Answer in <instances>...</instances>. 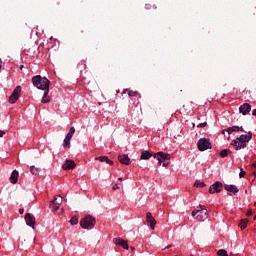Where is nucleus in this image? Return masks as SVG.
<instances>
[{
  "mask_svg": "<svg viewBox=\"0 0 256 256\" xmlns=\"http://www.w3.org/2000/svg\"><path fill=\"white\" fill-rule=\"evenodd\" d=\"M252 167H255V168H256V162H254V163L252 164Z\"/></svg>",
  "mask_w": 256,
  "mask_h": 256,
  "instance_id": "ea45409f",
  "label": "nucleus"
},
{
  "mask_svg": "<svg viewBox=\"0 0 256 256\" xmlns=\"http://www.w3.org/2000/svg\"><path fill=\"white\" fill-rule=\"evenodd\" d=\"M20 69H23V66H22V67H20Z\"/></svg>",
  "mask_w": 256,
  "mask_h": 256,
  "instance_id": "de8ad7c7",
  "label": "nucleus"
},
{
  "mask_svg": "<svg viewBox=\"0 0 256 256\" xmlns=\"http://www.w3.org/2000/svg\"><path fill=\"white\" fill-rule=\"evenodd\" d=\"M5 135V131L0 130V137H3Z\"/></svg>",
  "mask_w": 256,
  "mask_h": 256,
  "instance_id": "4c0bfd02",
  "label": "nucleus"
},
{
  "mask_svg": "<svg viewBox=\"0 0 256 256\" xmlns=\"http://www.w3.org/2000/svg\"><path fill=\"white\" fill-rule=\"evenodd\" d=\"M118 159H119V162L122 163V165H131V159L127 154L119 155Z\"/></svg>",
  "mask_w": 256,
  "mask_h": 256,
  "instance_id": "f3484780",
  "label": "nucleus"
},
{
  "mask_svg": "<svg viewBox=\"0 0 256 256\" xmlns=\"http://www.w3.org/2000/svg\"><path fill=\"white\" fill-rule=\"evenodd\" d=\"M239 111L242 113V115H248V113H251V104L245 103L241 105Z\"/></svg>",
  "mask_w": 256,
  "mask_h": 256,
  "instance_id": "2eb2a0df",
  "label": "nucleus"
},
{
  "mask_svg": "<svg viewBox=\"0 0 256 256\" xmlns=\"http://www.w3.org/2000/svg\"><path fill=\"white\" fill-rule=\"evenodd\" d=\"M69 145H71V138L66 136L64 139L63 147H69Z\"/></svg>",
  "mask_w": 256,
  "mask_h": 256,
  "instance_id": "c85d7f7f",
  "label": "nucleus"
},
{
  "mask_svg": "<svg viewBox=\"0 0 256 256\" xmlns=\"http://www.w3.org/2000/svg\"><path fill=\"white\" fill-rule=\"evenodd\" d=\"M19 93H21V86H17L14 89L13 93L9 97V103L11 104L17 103V101L19 100Z\"/></svg>",
  "mask_w": 256,
  "mask_h": 256,
  "instance_id": "0eeeda50",
  "label": "nucleus"
},
{
  "mask_svg": "<svg viewBox=\"0 0 256 256\" xmlns=\"http://www.w3.org/2000/svg\"><path fill=\"white\" fill-rule=\"evenodd\" d=\"M51 99L49 98V88L44 90V94L41 100V103H50Z\"/></svg>",
  "mask_w": 256,
  "mask_h": 256,
  "instance_id": "412c9836",
  "label": "nucleus"
},
{
  "mask_svg": "<svg viewBox=\"0 0 256 256\" xmlns=\"http://www.w3.org/2000/svg\"><path fill=\"white\" fill-rule=\"evenodd\" d=\"M229 153H231V150H229V149H223V150L220 152V157H222V159H225V157H227V155H229Z\"/></svg>",
  "mask_w": 256,
  "mask_h": 256,
  "instance_id": "393cba45",
  "label": "nucleus"
},
{
  "mask_svg": "<svg viewBox=\"0 0 256 256\" xmlns=\"http://www.w3.org/2000/svg\"><path fill=\"white\" fill-rule=\"evenodd\" d=\"M25 221L29 227H35V216L33 214L27 213L25 215Z\"/></svg>",
  "mask_w": 256,
  "mask_h": 256,
  "instance_id": "4468645a",
  "label": "nucleus"
},
{
  "mask_svg": "<svg viewBox=\"0 0 256 256\" xmlns=\"http://www.w3.org/2000/svg\"><path fill=\"white\" fill-rule=\"evenodd\" d=\"M32 83L34 87L37 89H41L42 91H45L46 89H49V85L51 82L46 77H42L41 75H36L32 77Z\"/></svg>",
  "mask_w": 256,
  "mask_h": 256,
  "instance_id": "f257e3e1",
  "label": "nucleus"
},
{
  "mask_svg": "<svg viewBox=\"0 0 256 256\" xmlns=\"http://www.w3.org/2000/svg\"><path fill=\"white\" fill-rule=\"evenodd\" d=\"M254 219H256V216H254Z\"/></svg>",
  "mask_w": 256,
  "mask_h": 256,
  "instance_id": "09e8293b",
  "label": "nucleus"
},
{
  "mask_svg": "<svg viewBox=\"0 0 256 256\" xmlns=\"http://www.w3.org/2000/svg\"><path fill=\"white\" fill-rule=\"evenodd\" d=\"M197 147L199 151H207V149H211V141L207 138H201L198 140Z\"/></svg>",
  "mask_w": 256,
  "mask_h": 256,
  "instance_id": "39448f33",
  "label": "nucleus"
},
{
  "mask_svg": "<svg viewBox=\"0 0 256 256\" xmlns=\"http://www.w3.org/2000/svg\"><path fill=\"white\" fill-rule=\"evenodd\" d=\"M63 203V197L56 196L51 202H50V209L55 213V211H59V207H61V204Z\"/></svg>",
  "mask_w": 256,
  "mask_h": 256,
  "instance_id": "423d86ee",
  "label": "nucleus"
},
{
  "mask_svg": "<svg viewBox=\"0 0 256 256\" xmlns=\"http://www.w3.org/2000/svg\"><path fill=\"white\" fill-rule=\"evenodd\" d=\"M199 210L192 211V217L194 219H198V221H205V219H209V211L207 207L203 205H199Z\"/></svg>",
  "mask_w": 256,
  "mask_h": 256,
  "instance_id": "f03ea898",
  "label": "nucleus"
},
{
  "mask_svg": "<svg viewBox=\"0 0 256 256\" xmlns=\"http://www.w3.org/2000/svg\"><path fill=\"white\" fill-rule=\"evenodd\" d=\"M245 175H247V173L245 172V170H243V168L240 169V173H239V177L240 179L245 177Z\"/></svg>",
  "mask_w": 256,
  "mask_h": 256,
  "instance_id": "7c9ffc66",
  "label": "nucleus"
},
{
  "mask_svg": "<svg viewBox=\"0 0 256 256\" xmlns=\"http://www.w3.org/2000/svg\"><path fill=\"white\" fill-rule=\"evenodd\" d=\"M73 135H75V127H71L69 133L66 135V137L72 139Z\"/></svg>",
  "mask_w": 256,
  "mask_h": 256,
  "instance_id": "cd10ccee",
  "label": "nucleus"
},
{
  "mask_svg": "<svg viewBox=\"0 0 256 256\" xmlns=\"http://www.w3.org/2000/svg\"><path fill=\"white\" fill-rule=\"evenodd\" d=\"M247 217H251V215H253V211L252 210H248V212L246 213Z\"/></svg>",
  "mask_w": 256,
  "mask_h": 256,
  "instance_id": "c9c22d12",
  "label": "nucleus"
},
{
  "mask_svg": "<svg viewBox=\"0 0 256 256\" xmlns=\"http://www.w3.org/2000/svg\"><path fill=\"white\" fill-rule=\"evenodd\" d=\"M153 155H155V154H153L147 150H143L140 155V161H149V159H151L153 157Z\"/></svg>",
  "mask_w": 256,
  "mask_h": 256,
  "instance_id": "dca6fc26",
  "label": "nucleus"
},
{
  "mask_svg": "<svg viewBox=\"0 0 256 256\" xmlns=\"http://www.w3.org/2000/svg\"><path fill=\"white\" fill-rule=\"evenodd\" d=\"M17 181H19V171L13 170V172L11 173V176H10V183L15 185L17 183Z\"/></svg>",
  "mask_w": 256,
  "mask_h": 256,
  "instance_id": "a211bd4d",
  "label": "nucleus"
},
{
  "mask_svg": "<svg viewBox=\"0 0 256 256\" xmlns=\"http://www.w3.org/2000/svg\"><path fill=\"white\" fill-rule=\"evenodd\" d=\"M146 221L147 223H150V228L155 230V225H157V220H155L151 212L146 213Z\"/></svg>",
  "mask_w": 256,
  "mask_h": 256,
  "instance_id": "9d476101",
  "label": "nucleus"
},
{
  "mask_svg": "<svg viewBox=\"0 0 256 256\" xmlns=\"http://www.w3.org/2000/svg\"><path fill=\"white\" fill-rule=\"evenodd\" d=\"M30 173H32V175H39V168H37L35 166H31Z\"/></svg>",
  "mask_w": 256,
  "mask_h": 256,
  "instance_id": "a878e982",
  "label": "nucleus"
},
{
  "mask_svg": "<svg viewBox=\"0 0 256 256\" xmlns=\"http://www.w3.org/2000/svg\"><path fill=\"white\" fill-rule=\"evenodd\" d=\"M224 189H225L226 191H228V193H233L234 195H236V193L239 191V190L237 189V186H235V185H229V184H225V185H224Z\"/></svg>",
  "mask_w": 256,
  "mask_h": 256,
  "instance_id": "aec40b11",
  "label": "nucleus"
},
{
  "mask_svg": "<svg viewBox=\"0 0 256 256\" xmlns=\"http://www.w3.org/2000/svg\"><path fill=\"white\" fill-rule=\"evenodd\" d=\"M217 255H218V256H229V254L227 253V250H225V249H220V250L217 252Z\"/></svg>",
  "mask_w": 256,
  "mask_h": 256,
  "instance_id": "c756f323",
  "label": "nucleus"
},
{
  "mask_svg": "<svg viewBox=\"0 0 256 256\" xmlns=\"http://www.w3.org/2000/svg\"><path fill=\"white\" fill-rule=\"evenodd\" d=\"M96 223L97 220L95 219V217L87 215L83 219H81L80 227H82V229H93Z\"/></svg>",
  "mask_w": 256,
  "mask_h": 256,
  "instance_id": "7ed1b4c3",
  "label": "nucleus"
},
{
  "mask_svg": "<svg viewBox=\"0 0 256 256\" xmlns=\"http://www.w3.org/2000/svg\"><path fill=\"white\" fill-rule=\"evenodd\" d=\"M252 115H256V109H254L253 111H252Z\"/></svg>",
  "mask_w": 256,
  "mask_h": 256,
  "instance_id": "58836bf2",
  "label": "nucleus"
},
{
  "mask_svg": "<svg viewBox=\"0 0 256 256\" xmlns=\"http://www.w3.org/2000/svg\"><path fill=\"white\" fill-rule=\"evenodd\" d=\"M171 245H168L165 249H170Z\"/></svg>",
  "mask_w": 256,
  "mask_h": 256,
  "instance_id": "79ce46f5",
  "label": "nucleus"
},
{
  "mask_svg": "<svg viewBox=\"0 0 256 256\" xmlns=\"http://www.w3.org/2000/svg\"><path fill=\"white\" fill-rule=\"evenodd\" d=\"M153 158L157 159L158 167H161L162 163L171 161V154L164 153V152H157V153H154Z\"/></svg>",
  "mask_w": 256,
  "mask_h": 256,
  "instance_id": "20e7f679",
  "label": "nucleus"
},
{
  "mask_svg": "<svg viewBox=\"0 0 256 256\" xmlns=\"http://www.w3.org/2000/svg\"><path fill=\"white\" fill-rule=\"evenodd\" d=\"M222 133H225V130H223Z\"/></svg>",
  "mask_w": 256,
  "mask_h": 256,
  "instance_id": "49530a36",
  "label": "nucleus"
},
{
  "mask_svg": "<svg viewBox=\"0 0 256 256\" xmlns=\"http://www.w3.org/2000/svg\"><path fill=\"white\" fill-rule=\"evenodd\" d=\"M76 167L75 161L73 160H66L62 165V169L64 171L73 170Z\"/></svg>",
  "mask_w": 256,
  "mask_h": 256,
  "instance_id": "f8f14e48",
  "label": "nucleus"
},
{
  "mask_svg": "<svg viewBox=\"0 0 256 256\" xmlns=\"http://www.w3.org/2000/svg\"><path fill=\"white\" fill-rule=\"evenodd\" d=\"M77 223H79V216H73V217L70 219V224H71V225H77Z\"/></svg>",
  "mask_w": 256,
  "mask_h": 256,
  "instance_id": "bb28decb",
  "label": "nucleus"
},
{
  "mask_svg": "<svg viewBox=\"0 0 256 256\" xmlns=\"http://www.w3.org/2000/svg\"><path fill=\"white\" fill-rule=\"evenodd\" d=\"M95 161H100L101 163H107V165H113V160H110L107 156L96 157Z\"/></svg>",
  "mask_w": 256,
  "mask_h": 256,
  "instance_id": "6ab92c4d",
  "label": "nucleus"
},
{
  "mask_svg": "<svg viewBox=\"0 0 256 256\" xmlns=\"http://www.w3.org/2000/svg\"><path fill=\"white\" fill-rule=\"evenodd\" d=\"M231 145H233L236 151H239L240 149H245V147H247V144L237 140V138L231 142Z\"/></svg>",
  "mask_w": 256,
  "mask_h": 256,
  "instance_id": "ddd939ff",
  "label": "nucleus"
},
{
  "mask_svg": "<svg viewBox=\"0 0 256 256\" xmlns=\"http://www.w3.org/2000/svg\"><path fill=\"white\" fill-rule=\"evenodd\" d=\"M132 251H135V247H131Z\"/></svg>",
  "mask_w": 256,
  "mask_h": 256,
  "instance_id": "37998d69",
  "label": "nucleus"
},
{
  "mask_svg": "<svg viewBox=\"0 0 256 256\" xmlns=\"http://www.w3.org/2000/svg\"><path fill=\"white\" fill-rule=\"evenodd\" d=\"M250 139H253V133L248 132V134H242L240 137L237 138V141H241V143H249Z\"/></svg>",
  "mask_w": 256,
  "mask_h": 256,
  "instance_id": "1a4fd4ad",
  "label": "nucleus"
},
{
  "mask_svg": "<svg viewBox=\"0 0 256 256\" xmlns=\"http://www.w3.org/2000/svg\"><path fill=\"white\" fill-rule=\"evenodd\" d=\"M128 95H129V97H137V92H135V91H130V92L128 93Z\"/></svg>",
  "mask_w": 256,
  "mask_h": 256,
  "instance_id": "2f4dec72",
  "label": "nucleus"
},
{
  "mask_svg": "<svg viewBox=\"0 0 256 256\" xmlns=\"http://www.w3.org/2000/svg\"><path fill=\"white\" fill-rule=\"evenodd\" d=\"M228 133H229V135H231V133H233V131H245V130H243V126H232V127H229V128H227V130H226Z\"/></svg>",
  "mask_w": 256,
  "mask_h": 256,
  "instance_id": "4be33fe9",
  "label": "nucleus"
},
{
  "mask_svg": "<svg viewBox=\"0 0 256 256\" xmlns=\"http://www.w3.org/2000/svg\"><path fill=\"white\" fill-rule=\"evenodd\" d=\"M194 187L203 189V187H206V184H205V182H201L199 180H196L195 183H194Z\"/></svg>",
  "mask_w": 256,
  "mask_h": 256,
  "instance_id": "b1692460",
  "label": "nucleus"
},
{
  "mask_svg": "<svg viewBox=\"0 0 256 256\" xmlns=\"http://www.w3.org/2000/svg\"><path fill=\"white\" fill-rule=\"evenodd\" d=\"M170 162H162V167H169Z\"/></svg>",
  "mask_w": 256,
  "mask_h": 256,
  "instance_id": "f704fd0d",
  "label": "nucleus"
},
{
  "mask_svg": "<svg viewBox=\"0 0 256 256\" xmlns=\"http://www.w3.org/2000/svg\"><path fill=\"white\" fill-rule=\"evenodd\" d=\"M247 223H249V220L242 219L239 224L240 229H247Z\"/></svg>",
  "mask_w": 256,
  "mask_h": 256,
  "instance_id": "5701e85b",
  "label": "nucleus"
},
{
  "mask_svg": "<svg viewBox=\"0 0 256 256\" xmlns=\"http://www.w3.org/2000/svg\"><path fill=\"white\" fill-rule=\"evenodd\" d=\"M254 207H256V202L254 203Z\"/></svg>",
  "mask_w": 256,
  "mask_h": 256,
  "instance_id": "a18cd8bd",
  "label": "nucleus"
},
{
  "mask_svg": "<svg viewBox=\"0 0 256 256\" xmlns=\"http://www.w3.org/2000/svg\"><path fill=\"white\" fill-rule=\"evenodd\" d=\"M254 177H256V172H253Z\"/></svg>",
  "mask_w": 256,
  "mask_h": 256,
  "instance_id": "c03bdc74",
  "label": "nucleus"
},
{
  "mask_svg": "<svg viewBox=\"0 0 256 256\" xmlns=\"http://www.w3.org/2000/svg\"><path fill=\"white\" fill-rule=\"evenodd\" d=\"M113 191H117V189H121V187H119V183H116L113 187H112Z\"/></svg>",
  "mask_w": 256,
  "mask_h": 256,
  "instance_id": "473e14b6",
  "label": "nucleus"
},
{
  "mask_svg": "<svg viewBox=\"0 0 256 256\" xmlns=\"http://www.w3.org/2000/svg\"><path fill=\"white\" fill-rule=\"evenodd\" d=\"M113 244L123 247V249H129V244H127V241L123 240V238H114Z\"/></svg>",
  "mask_w": 256,
  "mask_h": 256,
  "instance_id": "9b49d317",
  "label": "nucleus"
},
{
  "mask_svg": "<svg viewBox=\"0 0 256 256\" xmlns=\"http://www.w3.org/2000/svg\"><path fill=\"white\" fill-rule=\"evenodd\" d=\"M197 127L203 128V127H207V122H203L197 125Z\"/></svg>",
  "mask_w": 256,
  "mask_h": 256,
  "instance_id": "72a5a7b5",
  "label": "nucleus"
},
{
  "mask_svg": "<svg viewBox=\"0 0 256 256\" xmlns=\"http://www.w3.org/2000/svg\"><path fill=\"white\" fill-rule=\"evenodd\" d=\"M19 213H20V215H23V213H25V210L23 208H20Z\"/></svg>",
  "mask_w": 256,
  "mask_h": 256,
  "instance_id": "e433bc0d",
  "label": "nucleus"
},
{
  "mask_svg": "<svg viewBox=\"0 0 256 256\" xmlns=\"http://www.w3.org/2000/svg\"><path fill=\"white\" fill-rule=\"evenodd\" d=\"M118 181H123V177L118 178Z\"/></svg>",
  "mask_w": 256,
  "mask_h": 256,
  "instance_id": "a19ab883",
  "label": "nucleus"
},
{
  "mask_svg": "<svg viewBox=\"0 0 256 256\" xmlns=\"http://www.w3.org/2000/svg\"><path fill=\"white\" fill-rule=\"evenodd\" d=\"M221 191H223V183L217 181L215 182L213 185L210 186L209 188V193L213 194V193H221Z\"/></svg>",
  "mask_w": 256,
  "mask_h": 256,
  "instance_id": "6e6552de",
  "label": "nucleus"
}]
</instances>
